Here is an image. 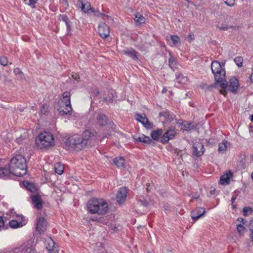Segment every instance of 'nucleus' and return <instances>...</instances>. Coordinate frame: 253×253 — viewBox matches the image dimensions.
Segmentation results:
<instances>
[{
    "label": "nucleus",
    "mask_w": 253,
    "mask_h": 253,
    "mask_svg": "<svg viewBox=\"0 0 253 253\" xmlns=\"http://www.w3.org/2000/svg\"><path fill=\"white\" fill-rule=\"evenodd\" d=\"M8 59L5 56H1L0 57V64L3 66H6L8 64Z\"/></svg>",
    "instance_id": "a19ab883"
},
{
    "label": "nucleus",
    "mask_w": 253,
    "mask_h": 253,
    "mask_svg": "<svg viewBox=\"0 0 253 253\" xmlns=\"http://www.w3.org/2000/svg\"><path fill=\"white\" fill-rule=\"evenodd\" d=\"M9 226L12 228H17L23 226L21 222H18L16 220H12L9 222Z\"/></svg>",
    "instance_id": "c9c22d12"
},
{
    "label": "nucleus",
    "mask_w": 253,
    "mask_h": 253,
    "mask_svg": "<svg viewBox=\"0 0 253 253\" xmlns=\"http://www.w3.org/2000/svg\"><path fill=\"white\" fill-rule=\"evenodd\" d=\"M250 79H251V82H253V73L251 75Z\"/></svg>",
    "instance_id": "13d9d810"
},
{
    "label": "nucleus",
    "mask_w": 253,
    "mask_h": 253,
    "mask_svg": "<svg viewBox=\"0 0 253 253\" xmlns=\"http://www.w3.org/2000/svg\"><path fill=\"white\" fill-rule=\"evenodd\" d=\"M109 119L106 115L98 113L96 117V123L100 126H106L108 123Z\"/></svg>",
    "instance_id": "ddd939ff"
},
{
    "label": "nucleus",
    "mask_w": 253,
    "mask_h": 253,
    "mask_svg": "<svg viewBox=\"0 0 253 253\" xmlns=\"http://www.w3.org/2000/svg\"><path fill=\"white\" fill-rule=\"evenodd\" d=\"M14 72L15 73H19L20 74H22V72L20 70L19 68H16L14 69Z\"/></svg>",
    "instance_id": "6e6d98bb"
},
{
    "label": "nucleus",
    "mask_w": 253,
    "mask_h": 253,
    "mask_svg": "<svg viewBox=\"0 0 253 253\" xmlns=\"http://www.w3.org/2000/svg\"><path fill=\"white\" fill-rule=\"evenodd\" d=\"M114 164L119 169H124L125 159L123 157L115 158L113 160Z\"/></svg>",
    "instance_id": "b1692460"
},
{
    "label": "nucleus",
    "mask_w": 253,
    "mask_h": 253,
    "mask_svg": "<svg viewBox=\"0 0 253 253\" xmlns=\"http://www.w3.org/2000/svg\"><path fill=\"white\" fill-rule=\"evenodd\" d=\"M135 139L137 141H139L144 143L150 144L151 143L153 142L149 137L146 136L144 134H142V135L137 137Z\"/></svg>",
    "instance_id": "473e14b6"
},
{
    "label": "nucleus",
    "mask_w": 253,
    "mask_h": 253,
    "mask_svg": "<svg viewBox=\"0 0 253 253\" xmlns=\"http://www.w3.org/2000/svg\"><path fill=\"white\" fill-rule=\"evenodd\" d=\"M31 200L34 207L38 210H41L43 206V202L40 195L36 194L31 197Z\"/></svg>",
    "instance_id": "f3484780"
},
{
    "label": "nucleus",
    "mask_w": 253,
    "mask_h": 253,
    "mask_svg": "<svg viewBox=\"0 0 253 253\" xmlns=\"http://www.w3.org/2000/svg\"><path fill=\"white\" fill-rule=\"evenodd\" d=\"M193 154L196 157L202 156L205 152L203 144L199 142L193 144L192 147Z\"/></svg>",
    "instance_id": "f8f14e48"
},
{
    "label": "nucleus",
    "mask_w": 253,
    "mask_h": 253,
    "mask_svg": "<svg viewBox=\"0 0 253 253\" xmlns=\"http://www.w3.org/2000/svg\"><path fill=\"white\" fill-rule=\"evenodd\" d=\"M87 208L88 211L90 213L103 215L106 213L108 210V205L102 199L93 198L87 202Z\"/></svg>",
    "instance_id": "f03ea898"
},
{
    "label": "nucleus",
    "mask_w": 253,
    "mask_h": 253,
    "mask_svg": "<svg viewBox=\"0 0 253 253\" xmlns=\"http://www.w3.org/2000/svg\"><path fill=\"white\" fill-rule=\"evenodd\" d=\"M47 226V223L43 217H39L37 219L36 229L40 233L43 232Z\"/></svg>",
    "instance_id": "2eb2a0df"
},
{
    "label": "nucleus",
    "mask_w": 253,
    "mask_h": 253,
    "mask_svg": "<svg viewBox=\"0 0 253 253\" xmlns=\"http://www.w3.org/2000/svg\"><path fill=\"white\" fill-rule=\"evenodd\" d=\"M78 1L82 4L81 9L84 13H88L89 11L91 12L93 10V8L91 7L90 4L89 2L83 3L81 0H79Z\"/></svg>",
    "instance_id": "393cba45"
},
{
    "label": "nucleus",
    "mask_w": 253,
    "mask_h": 253,
    "mask_svg": "<svg viewBox=\"0 0 253 253\" xmlns=\"http://www.w3.org/2000/svg\"><path fill=\"white\" fill-rule=\"evenodd\" d=\"M37 0H29V3H28L29 5H34Z\"/></svg>",
    "instance_id": "603ef678"
},
{
    "label": "nucleus",
    "mask_w": 253,
    "mask_h": 253,
    "mask_svg": "<svg viewBox=\"0 0 253 253\" xmlns=\"http://www.w3.org/2000/svg\"><path fill=\"white\" fill-rule=\"evenodd\" d=\"M163 130L162 129H158L153 130L151 133V136L154 140H158L160 137L162 135Z\"/></svg>",
    "instance_id": "c756f323"
},
{
    "label": "nucleus",
    "mask_w": 253,
    "mask_h": 253,
    "mask_svg": "<svg viewBox=\"0 0 253 253\" xmlns=\"http://www.w3.org/2000/svg\"><path fill=\"white\" fill-rule=\"evenodd\" d=\"M159 116L161 118H163V121L165 122H171L173 119L172 115L168 110L163 111L159 113Z\"/></svg>",
    "instance_id": "4be33fe9"
},
{
    "label": "nucleus",
    "mask_w": 253,
    "mask_h": 253,
    "mask_svg": "<svg viewBox=\"0 0 253 253\" xmlns=\"http://www.w3.org/2000/svg\"><path fill=\"white\" fill-rule=\"evenodd\" d=\"M64 169V166L60 163H57L54 166V170L56 173L61 175Z\"/></svg>",
    "instance_id": "f704fd0d"
},
{
    "label": "nucleus",
    "mask_w": 253,
    "mask_h": 253,
    "mask_svg": "<svg viewBox=\"0 0 253 253\" xmlns=\"http://www.w3.org/2000/svg\"><path fill=\"white\" fill-rule=\"evenodd\" d=\"M210 193H211V194H212H212H214L215 193V190H211V191H210Z\"/></svg>",
    "instance_id": "680f3d73"
},
{
    "label": "nucleus",
    "mask_w": 253,
    "mask_h": 253,
    "mask_svg": "<svg viewBox=\"0 0 253 253\" xmlns=\"http://www.w3.org/2000/svg\"><path fill=\"white\" fill-rule=\"evenodd\" d=\"M176 80L179 84H185L187 82L188 79L186 77L184 76L181 74L176 73Z\"/></svg>",
    "instance_id": "72a5a7b5"
},
{
    "label": "nucleus",
    "mask_w": 253,
    "mask_h": 253,
    "mask_svg": "<svg viewBox=\"0 0 253 253\" xmlns=\"http://www.w3.org/2000/svg\"><path fill=\"white\" fill-rule=\"evenodd\" d=\"M140 204L143 207H147L148 205V202L144 199H140L139 201Z\"/></svg>",
    "instance_id": "a18cd8bd"
},
{
    "label": "nucleus",
    "mask_w": 253,
    "mask_h": 253,
    "mask_svg": "<svg viewBox=\"0 0 253 253\" xmlns=\"http://www.w3.org/2000/svg\"><path fill=\"white\" fill-rule=\"evenodd\" d=\"M193 35H191L190 34H189V36H190V38L191 39L193 40V39L192 38V36H193Z\"/></svg>",
    "instance_id": "0e129e2a"
},
{
    "label": "nucleus",
    "mask_w": 253,
    "mask_h": 253,
    "mask_svg": "<svg viewBox=\"0 0 253 253\" xmlns=\"http://www.w3.org/2000/svg\"><path fill=\"white\" fill-rule=\"evenodd\" d=\"M253 211V209L250 207H245L243 209V214H244V215H245L246 216L248 215V212L252 213Z\"/></svg>",
    "instance_id": "79ce46f5"
},
{
    "label": "nucleus",
    "mask_w": 253,
    "mask_h": 253,
    "mask_svg": "<svg viewBox=\"0 0 253 253\" xmlns=\"http://www.w3.org/2000/svg\"><path fill=\"white\" fill-rule=\"evenodd\" d=\"M206 212L205 208L202 207H198L192 211L191 216L192 219L195 221L201 217Z\"/></svg>",
    "instance_id": "dca6fc26"
},
{
    "label": "nucleus",
    "mask_w": 253,
    "mask_h": 253,
    "mask_svg": "<svg viewBox=\"0 0 253 253\" xmlns=\"http://www.w3.org/2000/svg\"><path fill=\"white\" fill-rule=\"evenodd\" d=\"M46 109L45 108L44 106H42V109L41 110V112L44 114H45V113L46 112Z\"/></svg>",
    "instance_id": "5fc2aeb1"
},
{
    "label": "nucleus",
    "mask_w": 253,
    "mask_h": 253,
    "mask_svg": "<svg viewBox=\"0 0 253 253\" xmlns=\"http://www.w3.org/2000/svg\"><path fill=\"white\" fill-rule=\"evenodd\" d=\"M107 94H105L103 97L104 101L108 102H112L113 98L116 96V93L112 90L111 91H107Z\"/></svg>",
    "instance_id": "bb28decb"
},
{
    "label": "nucleus",
    "mask_w": 253,
    "mask_h": 253,
    "mask_svg": "<svg viewBox=\"0 0 253 253\" xmlns=\"http://www.w3.org/2000/svg\"><path fill=\"white\" fill-rule=\"evenodd\" d=\"M251 177H252V179L253 180V172L251 174Z\"/></svg>",
    "instance_id": "e2e57ef3"
},
{
    "label": "nucleus",
    "mask_w": 253,
    "mask_h": 253,
    "mask_svg": "<svg viewBox=\"0 0 253 253\" xmlns=\"http://www.w3.org/2000/svg\"><path fill=\"white\" fill-rule=\"evenodd\" d=\"M122 53L128 56L131 57L132 59L137 60L138 59V52H137L133 48H131L128 50H123L122 51Z\"/></svg>",
    "instance_id": "aec40b11"
},
{
    "label": "nucleus",
    "mask_w": 253,
    "mask_h": 253,
    "mask_svg": "<svg viewBox=\"0 0 253 253\" xmlns=\"http://www.w3.org/2000/svg\"><path fill=\"white\" fill-rule=\"evenodd\" d=\"M236 197L234 196H232L231 198V202H232V204L233 208H235V206L233 205V203H234L235 200H236Z\"/></svg>",
    "instance_id": "3c124183"
},
{
    "label": "nucleus",
    "mask_w": 253,
    "mask_h": 253,
    "mask_svg": "<svg viewBox=\"0 0 253 253\" xmlns=\"http://www.w3.org/2000/svg\"><path fill=\"white\" fill-rule=\"evenodd\" d=\"M221 89L219 92L224 96H226L228 91L231 92L234 94L237 93V89L239 87V84L238 80L234 77H232L229 81V84L225 80L220 84Z\"/></svg>",
    "instance_id": "39448f33"
},
{
    "label": "nucleus",
    "mask_w": 253,
    "mask_h": 253,
    "mask_svg": "<svg viewBox=\"0 0 253 253\" xmlns=\"http://www.w3.org/2000/svg\"><path fill=\"white\" fill-rule=\"evenodd\" d=\"M70 92L65 91L62 94V99H60L57 105V110L62 116L70 114L72 111L71 105Z\"/></svg>",
    "instance_id": "20e7f679"
},
{
    "label": "nucleus",
    "mask_w": 253,
    "mask_h": 253,
    "mask_svg": "<svg viewBox=\"0 0 253 253\" xmlns=\"http://www.w3.org/2000/svg\"><path fill=\"white\" fill-rule=\"evenodd\" d=\"M191 123H186V124H184L183 125L184 129L185 130H188L191 129Z\"/></svg>",
    "instance_id": "de8ad7c7"
},
{
    "label": "nucleus",
    "mask_w": 253,
    "mask_h": 253,
    "mask_svg": "<svg viewBox=\"0 0 253 253\" xmlns=\"http://www.w3.org/2000/svg\"><path fill=\"white\" fill-rule=\"evenodd\" d=\"M4 222L2 217L0 216V230L4 229Z\"/></svg>",
    "instance_id": "09e8293b"
},
{
    "label": "nucleus",
    "mask_w": 253,
    "mask_h": 253,
    "mask_svg": "<svg viewBox=\"0 0 253 253\" xmlns=\"http://www.w3.org/2000/svg\"><path fill=\"white\" fill-rule=\"evenodd\" d=\"M230 28L226 24H222L220 26L218 27L219 30H227Z\"/></svg>",
    "instance_id": "49530a36"
},
{
    "label": "nucleus",
    "mask_w": 253,
    "mask_h": 253,
    "mask_svg": "<svg viewBox=\"0 0 253 253\" xmlns=\"http://www.w3.org/2000/svg\"><path fill=\"white\" fill-rule=\"evenodd\" d=\"M66 144L70 147L77 150H81L84 147L81 136L78 135L69 137L66 141Z\"/></svg>",
    "instance_id": "423d86ee"
},
{
    "label": "nucleus",
    "mask_w": 253,
    "mask_h": 253,
    "mask_svg": "<svg viewBox=\"0 0 253 253\" xmlns=\"http://www.w3.org/2000/svg\"><path fill=\"white\" fill-rule=\"evenodd\" d=\"M36 143L41 149L49 148L54 145V138L51 132L44 131L39 134L36 139Z\"/></svg>",
    "instance_id": "7ed1b4c3"
},
{
    "label": "nucleus",
    "mask_w": 253,
    "mask_h": 253,
    "mask_svg": "<svg viewBox=\"0 0 253 253\" xmlns=\"http://www.w3.org/2000/svg\"><path fill=\"white\" fill-rule=\"evenodd\" d=\"M105 219L104 218H100L99 219V222H101V223H104V221L105 220Z\"/></svg>",
    "instance_id": "bf43d9fd"
},
{
    "label": "nucleus",
    "mask_w": 253,
    "mask_h": 253,
    "mask_svg": "<svg viewBox=\"0 0 253 253\" xmlns=\"http://www.w3.org/2000/svg\"><path fill=\"white\" fill-rule=\"evenodd\" d=\"M25 186L28 190L32 192L35 191L36 190L35 185L30 182H27L26 183Z\"/></svg>",
    "instance_id": "4c0bfd02"
},
{
    "label": "nucleus",
    "mask_w": 253,
    "mask_h": 253,
    "mask_svg": "<svg viewBox=\"0 0 253 253\" xmlns=\"http://www.w3.org/2000/svg\"><path fill=\"white\" fill-rule=\"evenodd\" d=\"M249 229L251 231V238L252 241L253 242V218L251 220L250 225Z\"/></svg>",
    "instance_id": "37998d69"
},
{
    "label": "nucleus",
    "mask_w": 253,
    "mask_h": 253,
    "mask_svg": "<svg viewBox=\"0 0 253 253\" xmlns=\"http://www.w3.org/2000/svg\"><path fill=\"white\" fill-rule=\"evenodd\" d=\"M229 144V143L227 141L224 140L221 143L218 144V152L221 154L225 153L226 151L228 145Z\"/></svg>",
    "instance_id": "a878e982"
},
{
    "label": "nucleus",
    "mask_w": 253,
    "mask_h": 253,
    "mask_svg": "<svg viewBox=\"0 0 253 253\" xmlns=\"http://www.w3.org/2000/svg\"><path fill=\"white\" fill-rule=\"evenodd\" d=\"M175 134L176 132L174 129H169L163 135L160 141L163 144L166 143L170 139H173Z\"/></svg>",
    "instance_id": "4468645a"
},
{
    "label": "nucleus",
    "mask_w": 253,
    "mask_h": 253,
    "mask_svg": "<svg viewBox=\"0 0 253 253\" xmlns=\"http://www.w3.org/2000/svg\"><path fill=\"white\" fill-rule=\"evenodd\" d=\"M213 74L214 75L215 83L208 86L207 89L208 90H211L212 88L216 87L218 84L220 83V84L225 80L226 72L224 68H222L221 71L219 69L215 71V74Z\"/></svg>",
    "instance_id": "0eeeda50"
},
{
    "label": "nucleus",
    "mask_w": 253,
    "mask_h": 253,
    "mask_svg": "<svg viewBox=\"0 0 253 253\" xmlns=\"http://www.w3.org/2000/svg\"><path fill=\"white\" fill-rule=\"evenodd\" d=\"M237 221H239L240 222H242V224L241 223L237 225V230L238 233L240 235H243L246 229L244 226V224H245V223L243 222L244 219L242 218H238L237 219Z\"/></svg>",
    "instance_id": "cd10ccee"
},
{
    "label": "nucleus",
    "mask_w": 253,
    "mask_h": 253,
    "mask_svg": "<svg viewBox=\"0 0 253 253\" xmlns=\"http://www.w3.org/2000/svg\"><path fill=\"white\" fill-rule=\"evenodd\" d=\"M175 60L174 58L170 57L169 59V66L171 69L173 68Z\"/></svg>",
    "instance_id": "c03bdc74"
},
{
    "label": "nucleus",
    "mask_w": 253,
    "mask_h": 253,
    "mask_svg": "<svg viewBox=\"0 0 253 253\" xmlns=\"http://www.w3.org/2000/svg\"><path fill=\"white\" fill-rule=\"evenodd\" d=\"M233 174L231 171H228L225 174L221 176L220 181L221 184H229L230 179L232 177Z\"/></svg>",
    "instance_id": "5701e85b"
},
{
    "label": "nucleus",
    "mask_w": 253,
    "mask_h": 253,
    "mask_svg": "<svg viewBox=\"0 0 253 253\" xmlns=\"http://www.w3.org/2000/svg\"><path fill=\"white\" fill-rule=\"evenodd\" d=\"M234 62L239 67H241L243 65V59L241 56H238L234 59Z\"/></svg>",
    "instance_id": "58836bf2"
},
{
    "label": "nucleus",
    "mask_w": 253,
    "mask_h": 253,
    "mask_svg": "<svg viewBox=\"0 0 253 253\" xmlns=\"http://www.w3.org/2000/svg\"><path fill=\"white\" fill-rule=\"evenodd\" d=\"M94 13V15L97 17L102 16L104 20H106V19L109 20L111 19V17L109 16L106 15L103 13L99 12L98 11H95L93 9V10L91 11Z\"/></svg>",
    "instance_id": "e433bc0d"
},
{
    "label": "nucleus",
    "mask_w": 253,
    "mask_h": 253,
    "mask_svg": "<svg viewBox=\"0 0 253 253\" xmlns=\"http://www.w3.org/2000/svg\"><path fill=\"white\" fill-rule=\"evenodd\" d=\"M135 119L138 122L141 123L146 128H151L153 126L152 123H151L144 114L137 113L135 115Z\"/></svg>",
    "instance_id": "1a4fd4ad"
},
{
    "label": "nucleus",
    "mask_w": 253,
    "mask_h": 253,
    "mask_svg": "<svg viewBox=\"0 0 253 253\" xmlns=\"http://www.w3.org/2000/svg\"><path fill=\"white\" fill-rule=\"evenodd\" d=\"M98 31L99 36L103 39L107 38L110 34L109 28L105 23H102L99 25Z\"/></svg>",
    "instance_id": "9b49d317"
},
{
    "label": "nucleus",
    "mask_w": 253,
    "mask_h": 253,
    "mask_svg": "<svg viewBox=\"0 0 253 253\" xmlns=\"http://www.w3.org/2000/svg\"><path fill=\"white\" fill-rule=\"evenodd\" d=\"M250 120L252 122H253V114H252V115H251L250 116Z\"/></svg>",
    "instance_id": "052dcab7"
},
{
    "label": "nucleus",
    "mask_w": 253,
    "mask_h": 253,
    "mask_svg": "<svg viewBox=\"0 0 253 253\" xmlns=\"http://www.w3.org/2000/svg\"><path fill=\"white\" fill-rule=\"evenodd\" d=\"M134 19L137 25H140L145 22V18L139 12L135 14Z\"/></svg>",
    "instance_id": "2f4dec72"
},
{
    "label": "nucleus",
    "mask_w": 253,
    "mask_h": 253,
    "mask_svg": "<svg viewBox=\"0 0 253 253\" xmlns=\"http://www.w3.org/2000/svg\"><path fill=\"white\" fill-rule=\"evenodd\" d=\"M199 197V195L196 194L195 196H193L192 197V199H197V198H198Z\"/></svg>",
    "instance_id": "4d7b16f0"
},
{
    "label": "nucleus",
    "mask_w": 253,
    "mask_h": 253,
    "mask_svg": "<svg viewBox=\"0 0 253 253\" xmlns=\"http://www.w3.org/2000/svg\"><path fill=\"white\" fill-rule=\"evenodd\" d=\"M14 252L22 253H36L35 247L31 243H25L19 247L14 249Z\"/></svg>",
    "instance_id": "6e6552de"
},
{
    "label": "nucleus",
    "mask_w": 253,
    "mask_h": 253,
    "mask_svg": "<svg viewBox=\"0 0 253 253\" xmlns=\"http://www.w3.org/2000/svg\"><path fill=\"white\" fill-rule=\"evenodd\" d=\"M170 39L174 45H176L180 43V39L177 36L172 35Z\"/></svg>",
    "instance_id": "ea45409f"
},
{
    "label": "nucleus",
    "mask_w": 253,
    "mask_h": 253,
    "mask_svg": "<svg viewBox=\"0 0 253 253\" xmlns=\"http://www.w3.org/2000/svg\"><path fill=\"white\" fill-rule=\"evenodd\" d=\"M127 189L125 187L119 189L116 195V200L119 203H123L126 197Z\"/></svg>",
    "instance_id": "a211bd4d"
},
{
    "label": "nucleus",
    "mask_w": 253,
    "mask_h": 253,
    "mask_svg": "<svg viewBox=\"0 0 253 253\" xmlns=\"http://www.w3.org/2000/svg\"><path fill=\"white\" fill-rule=\"evenodd\" d=\"M44 245L49 253H58V250L55 247V242L49 237L44 239Z\"/></svg>",
    "instance_id": "9d476101"
},
{
    "label": "nucleus",
    "mask_w": 253,
    "mask_h": 253,
    "mask_svg": "<svg viewBox=\"0 0 253 253\" xmlns=\"http://www.w3.org/2000/svg\"><path fill=\"white\" fill-rule=\"evenodd\" d=\"M59 19L65 23L67 27V31L69 32L71 30V27L70 24V21L69 20L68 17L65 15L60 14L59 16Z\"/></svg>",
    "instance_id": "c85d7f7f"
},
{
    "label": "nucleus",
    "mask_w": 253,
    "mask_h": 253,
    "mask_svg": "<svg viewBox=\"0 0 253 253\" xmlns=\"http://www.w3.org/2000/svg\"><path fill=\"white\" fill-rule=\"evenodd\" d=\"M230 1V3L229 2H228L227 1H225V3H226L227 5H229V6H232L233 4H234V2H232V0H229Z\"/></svg>",
    "instance_id": "864d4df0"
},
{
    "label": "nucleus",
    "mask_w": 253,
    "mask_h": 253,
    "mask_svg": "<svg viewBox=\"0 0 253 253\" xmlns=\"http://www.w3.org/2000/svg\"><path fill=\"white\" fill-rule=\"evenodd\" d=\"M12 171L9 166V168L0 167V178L3 179L10 178L12 175H14V172Z\"/></svg>",
    "instance_id": "6ab92c4d"
},
{
    "label": "nucleus",
    "mask_w": 253,
    "mask_h": 253,
    "mask_svg": "<svg viewBox=\"0 0 253 253\" xmlns=\"http://www.w3.org/2000/svg\"><path fill=\"white\" fill-rule=\"evenodd\" d=\"M72 77L75 80H76L77 81H79V79L80 78L79 77V76L77 74H75V75H72Z\"/></svg>",
    "instance_id": "8fccbe9b"
},
{
    "label": "nucleus",
    "mask_w": 253,
    "mask_h": 253,
    "mask_svg": "<svg viewBox=\"0 0 253 253\" xmlns=\"http://www.w3.org/2000/svg\"><path fill=\"white\" fill-rule=\"evenodd\" d=\"M223 68L220 63L217 61H213L212 62L211 64V69L212 74H215V72L218 70H221Z\"/></svg>",
    "instance_id": "7c9ffc66"
},
{
    "label": "nucleus",
    "mask_w": 253,
    "mask_h": 253,
    "mask_svg": "<svg viewBox=\"0 0 253 253\" xmlns=\"http://www.w3.org/2000/svg\"><path fill=\"white\" fill-rule=\"evenodd\" d=\"M9 166L14 175L23 176L27 173V165L25 158L21 154L16 155L13 157Z\"/></svg>",
    "instance_id": "f257e3e1"
},
{
    "label": "nucleus",
    "mask_w": 253,
    "mask_h": 253,
    "mask_svg": "<svg viewBox=\"0 0 253 253\" xmlns=\"http://www.w3.org/2000/svg\"><path fill=\"white\" fill-rule=\"evenodd\" d=\"M82 140L84 143V147L87 144L90 139L93 137V134L88 130H85L82 134Z\"/></svg>",
    "instance_id": "412c9836"
}]
</instances>
